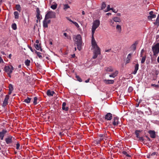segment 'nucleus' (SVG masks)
Listing matches in <instances>:
<instances>
[{
    "instance_id": "51",
    "label": "nucleus",
    "mask_w": 159,
    "mask_h": 159,
    "mask_svg": "<svg viewBox=\"0 0 159 159\" xmlns=\"http://www.w3.org/2000/svg\"><path fill=\"white\" fill-rule=\"evenodd\" d=\"M115 22V21L113 20L112 19L110 21V23L111 24V25H113V24H114V22Z\"/></svg>"
},
{
    "instance_id": "34",
    "label": "nucleus",
    "mask_w": 159,
    "mask_h": 159,
    "mask_svg": "<svg viewBox=\"0 0 159 159\" xmlns=\"http://www.w3.org/2000/svg\"><path fill=\"white\" fill-rule=\"evenodd\" d=\"M57 4L55 3L54 4H53L51 6V8L53 10H55L57 8Z\"/></svg>"
},
{
    "instance_id": "55",
    "label": "nucleus",
    "mask_w": 159,
    "mask_h": 159,
    "mask_svg": "<svg viewBox=\"0 0 159 159\" xmlns=\"http://www.w3.org/2000/svg\"><path fill=\"white\" fill-rule=\"evenodd\" d=\"M105 134H100V135H99V136L101 137H105Z\"/></svg>"
},
{
    "instance_id": "10",
    "label": "nucleus",
    "mask_w": 159,
    "mask_h": 159,
    "mask_svg": "<svg viewBox=\"0 0 159 159\" xmlns=\"http://www.w3.org/2000/svg\"><path fill=\"white\" fill-rule=\"evenodd\" d=\"M7 132L6 130L3 129L1 131H0V139L1 140H3L5 135Z\"/></svg>"
},
{
    "instance_id": "40",
    "label": "nucleus",
    "mask_w": 159,
    "mask_h": 159,
    "mask_svg": "<svg viewBox=\"0 0 159 159\" xmlns=\"http://www.w3.org/2000/svg\"><path fill=\"white\" fill-rule=\"evenodd\" d=\"M9 90L12 91L14 89L13 85L11 84H10L9 85Z\"/></svg>"
},
{
    "instance_id": "27",
    "label": "nucleus",
    "mask_w": 159,
    "mask_h": 159,
    "mask_svg": "<svg viewBox=\"0 0 159 159\" xmlns=\"http://www.w3.org/2000/svg\"><path fill=\"white\" fill-rule=\"evenodd\" d=\"M141 131L140 130H136L135 132V134L136 135V137L137 138H139V132L140 133L141 132Z\"/></svg>"
},
{
    "instance_id": "56",
    "label": "nucleus",
    "mask_w": 159,
    "mask_h": 159,
    "mask_svg": "<svg viewBox=\"0 0 159 159\" xmlns=\"http://www.w3.org/2000/svg\"><path fill=\"white\" fill-rule=\"evenodd\" d=\"M156 154V152H153L151 154V156H153Z\"/></svg>"
},
{
    "instance_id": "48",
    "label": "nucleus",
    "mask_w": 159,
    "mask_h": 159,
    "mask_svg": "<svg viewBox=\"0 0 159 159\" xmlns=\"http://www.w3.org/2000/svg\"><path fill=\"white\" fill-rule=\"evenodd\" d=\"M151 86H153V87H155L156 88H158L159 87V85H157V84H151Z\"/></svg>"
},
{
    "instance_id": "26",
    "label": "nucleus",
    "mask_w": 159,
    "mask_h": 159,
    "mask_svg": "<svg viewBox=\"0 0 159 159\" xmlns=\"http://www.w3.org/2000/svg\"><path fill=\"white\" fill-rule=\"evenodd\" d=\"M116 29L119 33H120L121 31V27L120 25H117L116 26Z\"/></svg>"
},
{
    "instance_id": "20",
    "label": "nucleus",
    "mask_w": 159,
    "mask_h": 159,
    "mask_svg": "<svg viewBox=\"0 0 159 159\" xmlns=\"http://www.w3.org/2000/svg\"><path fill=\"white\" fill-rule=\"evenodd\" d=\"M34 47L35 48L38 50H40V51L42 52L43 51L42 49L41 48L40 44L39 45L38 44H34Z\"/></svg>"
},
{
    "instance_id": "54",
    "label": "nucleus",
    "mask_w": 159,
    "mask_h": 159,
    "mask_svg": "<svg viewBox=\"0 0 159 159\" xmlns=\"http://www.w3.org/2000/svg\"><path fill=\"white\" fill-rule=\"evenodd\" d=\"M146 137L147 138V139L149 141H151V139H150L149 137H148V136H146Z\"/></svg>"
},
{
    "instance_id": "38",
    "label": "nucleus",
    "mask_w": 159,
    "mask_h": 159,
    "mask_svg": "<svg viewBox=\"0 0 159 159\" xmlns=\"http://www.w3.org/2000/svg\"><path fill=\"white\" fill-rule=\"evenodd\" d=\"M11 27L14 30H16L17 29L16 25V23H13L11 25Z\"/></svg>"
},
{
    "instance_id": "41",
    "label": "nucleus",
    "mask_w": 159,
    "mask_h": 159,
    "mask_svg": "<svg viewBox=\"0 0 159 159\" xmlns=\"http://www.w3.org/2000/svg\"><path fill=\"white\" fill-rule=\"evenodd\" d=\"M156 17V15H151L149 16H148V18L149 20H152V18H155Z\"/></svg>"
},
{
    "instance_id": "22",
    "label": "nucleus",
    "mask_w": 159,
    "mask_h": 159,
    "mask_svg": "<svg viewBox=\"0 0 159 159\" xmlns=\"http://www.w3.org/2000/svg\"><path fill=\"white\" fill-rule=\"evenodd\" d=\"M118 72L116 70L115 72L112 73L111 74L109 75V77H111L115 78L118 74Z\"/></svg>"
},
{
    "instance_id": "17",
    "label": "nucleus",
    "mask_w": 159,
    "mask_h": 159,
    "mask_svg": "<svg viewBox=\"0 0 159 159\" xmlns=\"http://www.w3.org/2000/svg\"><path fill=\"white\" fill-rule=\"evenodd\" d=\"M132 54V53H130L128 55L126 60V64L128 63L129 62V61L131 59V55Z\"/></svg>"
},
{
    "instance_id": "29",
    "label": "nucleus",
    "mask_w": 159,
    "mask_h": 159,
    "mask_svg": "<svg viewBox=\"0 0 159 159\" xmlns=\"http://www.w3.org/2000/svg\"><path fill=\"white\" fill-rule=\"evenodd\" d=\"M35 53L37 54L39 57L41 59L42 58V56L41 55V53L39 52H37V51L35 50Z\"/></svg>"
},
{
    "instance_id": "23",
    "label": "nucleus",
    "mask_w": 159,
    "mask_h": 159,
    "mask_svg": "<svg viewBox=\"0 0 159 159\" xmlns=\"http://www.w3.org/2000/svg\"><path fill=\"white\" fill-rule=\"evenodd\" d=\"M138 41H136L134 44H133L132 45L131 47L132 48H133L134 50H135V49H136V47L137 45L138 44Z\"/></svg>"
},
{
    "instance_id": "15",
    "label": "nucleus",
    "mask_w": 159,
    "mask_h": 159,
    "mask_svg": "<svg viewBox=\"0 0 159 159\" xmlns=\"http://www.w3.org/2000/svg\"><path fill=\"white\" fill-rule=\"evenodd\" d=\"M66 102H63L62 104V109L64 111H67L69 109V108L68 107L66 106Z\"/></svg>"
},
{
    "instance_id": "8",
    "label": "nucleus",
    "mask_w": 159,
    "mask_h": 159,
    "mask_svg": "<svg viewBox=\"0 0 159 159\" xmlns=\"http://www.w3.org/2000/svg\"><path fill=\"white\" fill-rule=\"evenodd\" d=\"M51 20L45 17L43 21V26L44 28L48 27V24L50 23Z\"/></svg>"
},
{
    "instance_id": "46",
    "label": "nucleus",
    "mask_w": 159,
    "mask_h": 159,
    "mask_svg": "<svg viewBox=\"0 0 159 159\" xmlns=\"http://www.w3.org/2000/svg\"><path fill=\"white\" fill-rule=\"evenodd\" d=\"M155 23L156 24H158V23L159 24V15H158V16L157 17V18L156 19Z\"/></svg>"
},
{
    "instance_id": "1",
    "label": "nucleus",
    "mask_w": 159,
    "mask_h": 159,
    "mask_svg": "<svg viewBox=\"0 0 159 159\" xmlns=\"http://www.w3.org/2000/svg\"><path fill=\"white\" fill-rule=\"evenodd\" d=\"M74 41V44L77 46V49L79 50L80 51L81 49L82 43V38L80 35L78 34L76 36Z\"/></svg>"
},
{
    "instance_id": "39",
    "label": "nucleus",
    "mask_w": 159,
    "mask_h": 159,
    "mask_svg": "<svg viewBox=\"0 0 159 159\" xmlns=\"http://www.w3.org/2000/svg\"><path fill=\"white\" fill-rule=\"evenodd\" d=\"M30 61L27 59L25 61V65L27 66H29L30 65Z\"/></svg>"
},
{
    "instance_id": "52",
    "label": "nucleus",
    "mask_w": 159,
    "mask_h": 159,
    "mask_svg": "<svg viewBox=\"0 0 159 159\" xmlns=\"http://www.w3.org/2000/svg\"><path fill=\"white\" fill-rule=\"evenodd\" d=\"M29 48L30 50L32 52H34V50L32 49V48L30 46H29Z\"/></svg>"
},
{
    "instance_id": "24",
    "label": "nucleus",
    "mask_w": 159,
    "mask_h": 159,
    "mask_svg": "<svg viewBox=\"0 0 159 159\" xmlns=\"http://www.w3.org/2000/svg\"><path fill=\"white\" fill-rule=\"evenodd\" d=\"M105 70L106 71L108 72H112L113 70V68L111 66L106 67L105 68Z\"/></svg>"
},
{
    "instance_id": "59",
    "label": "nucleus",
    "mask_w": 159,
    "mask_h": 159,
    "mask_svg": "<svg viewBox=\"0 0 159 159\" xmlns=\"http://www.w3.org/2000/svg\"><path fill=\"white\" fill-rule=\"evenodd\" d=\"M89 80H90V79H88V80H86L85 81V83H88L89 82Z\"/></svg>"
},
{
    "instance_id": "4",
    "label": "nucleus",
    "mask_w": 159,
    "mask_h": 159,
    "mask_svg": "<svg viewBox=\"0 0 159 159\" xmlns=\"http://www.w3.org/2000/svg\"><path fill=\"white\" fill-rule=\"evenodd\" d=\"M152 50L153 53V55L157 56L159 52V43H157L152 47Z\"/></svg>"
},
{
    "instance_id": "11",
    "label": "nucleus",
    "mask_w": 159,
    "mask_h": 159,
    "mask_svg": "<svg viewBox=\"0 0 159 159\" xmlns=\"http://www.w3.org/2000/svg\"><path fill=\"white\" fill-rule=\"evenodd\" d=\"M112 115L110 113H107L105 116V119L107 120H110L112 118Z\"/></svg>"
},
{
    "instance_id": "64",
    "label": "nucleus",
    "mask_w": 159,
    "mask_h": 159,
    "mask_svg": "<svg viewBox=\"0 0 159 159\" xmlns=\"http://www.w3.org/2000/svg\"><path fill=\"white\" fill-rule=\"evenodd\" d=\"M12 91H11L10 90H9V91L8 93V95H10L11 93H12Z\"/></svg>"
},
{
    "instance_id": "3",
    "label": "nucleus",
    "mask_w": 159,
    "mask_h": 159,
    "mask_svg": "<svg viewBox=\"0 0 159 159\" xmlns=\"http://www.w3.org/2000/svg\"><path fill=\"white\" fill-rule=\"evenodd\" d=\"M100 22L99 20H96L93 22L92 28V35H94L96 29L99 26Z\"/></svg>"
},
{
    "instance_id": "9",
    "label": "nucleus",
    "mask_w": 159,
    "mask_h": 159,
    "mask_svg": "<svg viewBox=\"0 0 159 159\" xmlns=\"http://www.w3.org/2000/svg\"><path fill=\"white\" fill-rule=\"evenodd\" d=\"M12 139H14V138L11 135L8 136L5 139L6 143L7 144H10L12 143L13 142Z\"/></svg>"
},
{
    "instance_id": "61",
    "label": "nucleus",
    "mask_w": 159,
    "mask_h": 159,
    "mask_svg": "<svg viewBox=\"0 0 159 159\" xmlns=\"http://www.w3.org/2000/svg\"><path fill=\"white\" fill-rule=\"evenodd\" d=\"M11 54H10L8 56V57L9 58H11Z\"/></svg>"
},
{
    "instance_id": "6",
    "label": "nucleus",
    "mask_w": 159,
    "mask_h": 159,
    "mask_svg": "<svg viewBox=\"0 0 159 159\" xmlns=\"http://www.w3.org/2000/svg\"><path fill=\"white\" fill-rule=\"evenodd\" d=\"M119 118L117 117H115L113 118L112 120V122L110 123L109 125L110 126H112L113 125L114 126H117L120 123V122L119 121Z\"/></svg>"
},
{
    "instance_id": "2",
    "label": "nucleus",
    "mask_w": 159,
    "mask_h": 159,
    "mask_svg": "<svg viewBox=\"0 0 159 159\" xmlns=\"http://www.w3.org/2000/svg\"><path fill=\"white\" fill-rule=\"evenodd\" d=\"M14 70V68L11 65L6 66L4 67V70L7 73L9 77H11V74Z\"/></svg>"
},
{
    "instance_id": "18",
    "label": "nucleus",
    "mask_w": 159,
    "mask_h": 159,
    "mask_svg": "<svg viewBox=\"0 0 159 159\" xmlns=\"http://www.w3.org/2000/svg\"><path fill=\"white\" fill-rule=\"evenodd\" d=\"M55 93L54 91H51V90L49 89L48 90L47 92V94L48 96L49 97L53 96V94H54Z\"/></svg>"
},
{
    "instance_id": "25",
    "label": "nucleus",
    "mask_w": 159,
    "mask_h": 159,
    "mask_svg": "<svg viewBox=\"0 0 159 159\" xmlns=\"http://www.w3.org/2000/svg\"><path fill=\"white\" fill-rule=\"evenodd\" d=\"M112 20H113L115 22H121V20L119 17H116L113 18Z\"/></svg>"
},
{
    "instance_id": "30",
    "label": "nucleus",
    "mask_w": 159,
    "mask_h": 159,
    "mask_svg": "<svg viewBox=\"0 0 159 159\" xmlns=\"http://www.w3.org/2000/svg\"><path fill=\"white\" fill-rule=\"evenodd\" d=\"M31 98H30L29 97H27V99H25L24 100V102H25V103H29L30 102L31 100Z\"/></svg>"
},
{
    "instance_id": "32",
    "label": "nucleus",
    "mask_w": 159,
    "mask_h": 159,
    "mask_svg": "<svg viewBox=\"0 0 159 159\" xmlns=\"http://www.w3.org/2000/svg\"><path fill=\"white\" fill-rule=\"evenodd\" d=\"M110 10H113V8H110V5H108L107 6V9L105 10L104 11L105 12H107V11H109Z\"/></svg>"
},
{
    "instance_id": "12",
    "label": "nucleus",
    "mask_w": 159,
    "mask_h": 159,
    "mask_svg": "<svg viewBox=\"0 0 159 159\" xmlns=\"http://www.w3.org/2000/svg\"><path fill=\"white\" fill-rule=\"evenodd\" d=\"M9 95H7L6 96L5 99L3 102L2 106L5 107L8 104V101L9 99Z\"/></svg>"
},
{
    "instance_id": "35",
    "label": "nucleus",
    "mask_w": 159,
    "mask_h": 159,
    "mask_svg": "<svg viewBox=\"0 0 159 159\" xmlns=\"http://www.w3.org/2000/svg\"><path fill=\"white\" fill-rule=\"evenodd\" d=\"M106 7V5L105 2H103L102 3L101 7V10H102L104 9Z\"/></svg>"
},
{
    "instance_id": "58",
    "label": "nucleus",
    "mask_w": 159,
    "mask_h": 159,
    "mask_svg": "<svg viewBox=\"0 0 159 159\" xmlns=\"http://www.w3.org/2000/svg\"><path fill=\"white\" fill-rule=\"evenodd\" d=\"M111 50V49H109L108 50H105V52H109Z\"/></svg>"
},
{
    "instance_id": "42",
    "label": "nucleus",
    "mask_w": 159,
    "mask_h": 159,
    "mask_svg": "<svg viewBox=\"0 0 159 159\" xmlns=\"http://www.w3.org/2000/svg\"><path fill=\"white\" fill-rule=\"evenodd\" d=\"M37 99H38V98L37 97H35L34 98V101L33 103L34 105H36L37 104Z\"/></svg>"
},
{
    "instance_id": "60",
    "label": "nucleus",
    "mask_w": 159,
    "mask_h": 159,
    "mask_svg": "<svg viewBox=\"0 0 159 159\" xmlns=\"http://www.w3.org/2000/svg\"><path fill=\"white\" fill-rule=\"evenodd\" d=\"M68 20L69 21H70V22H72L73 23V22H74V21H72V20H71L70 19H68Z\"/></svg>"
},
{
    "instance_id": "49",
    "label": "nucleus",
    "mask_w": 159,
    "mask_h": 159,
    "mask_svg": "<svg viewBox=\"0 0 159 159\" xmlns=\"http://www.w3.org/2000/svg\"><path fill=\"white\" fill-rule=\"evenodd\" d=\"M144 52V50L143 49H142L141 52L140 57H142L143 55V53Z\"/></svg>"
},
{
    "instance_id": "33",
    "label": "nucleus",
    "mask_w": 159,
    "mask_h": 159,
    "mask_svg": "<svg viewBox=\"0 0 159 159\" xmlns=\"http://www.w3.org/2000/svg\"><path fill=\"white\" fill-rule=\"evenodd\" d=\"M75 77L76 78L77 80L79 82H82V79L79 75H78L77 74H75Z\"/></svg>"
},
{
    "instance_id": "45",
    "label": "nucleus",
    "mask_w": 159,
    "mask_h": 159,
    "mask_svg": "<svg viewBox=\"0 0 159 159\" xmlns=\"http://www.w3.org/2000/svg\"><path fill=\"white\" fill-rule=\"evenodd\" d=\"M133 90V87H129V89H128V91L130 93Z\"/></svg>"
},
{
    "instance_id": "37",
    "label": "nucleus",
    "mask_w": 159,
    "mask_h": 159,
    "mask_svg": "<svg viewBox=\"0 0 159 159\" xmlns=\"http://www.w3.org/2000/svg\"><path fill=\"white\" fill-rule=\"evenodd\" d=\"M142 57L141 61V63L142 64H143L144 62L145 61L146 58V56L145 55L144 56H143V57L142 56Z\"/></svg>"
},
{
    "instance_id": "44",
    "label": "nucleus",
    "mask_w": 159,
    "mask_h": 159,
    "mask_svg": "<svg viewBox=\"0 0 159 159\" xmlns=\"http://www.w3.org/2000/svg\"><path fill=\"white\" fill-rule=\"evenodd\" d=\"M139 139L138 141L141 142H143L144 141V139L143 138V137H140L138 138Z\"/></svg>"
},
{
    "instance_id": "36",
    "label": "nucleus",
    "mask_w": 159,
    "mask_h": 159,
    "mask_svg": "<svg viewBox=\"0 0 159 159\" xmlns=\"http://www.w3.org/2000/svg\"><path fill=\"white\" fill-rule=\"evenodd\" d=\"M63 9L65 10H66L68 8H70V7L68 4H65L63 6Z\"/></svg>"
},
{
    "instance_id": "21",
    "label": "nucleus",
    "mask_w": 159,
    "mask_h": 159,
    "mask_svg": "<svg viewBox=\"0 0 159 159\" xmlns=\"http://www.w3.org/2000/svg\"><path fill=\"white\" fill-rule=\"evenodd\" d=\"M104 82L106 84H112L113 83L114 81L112 80H104Z\"/></svg>"
},
{
    "instance_id": "62",
    "label": "nucleus",
    "mask_w": 159,
    "mask_h": 159,
    "mask_svg": "<svg viewBox=\"0 0 159 159\" xmlns=\"http://www.w3.org/2000/svg\"><path fill=\"white\" fill-rule=\"evenodd\" d=\"M39 41L38 40H37L36 41L35 43H37V44H38L39 43Z\"/></svg>"
},
{
    "instance_id": "63",
    "label": "nucleus",
    "mask_w": 159,
    "mask_h": 159,
    "mask_svg": "<svg viewBox=\"0 0 159 159\" xmlns=\"http://www.w3.org/2000/svg\"><path fill=\"white\" fill-rule=\"evenodd\" d=\"M106 15L108 16L111 15V13L109 12V13H107Z\"/></svg>"
},
{
    "instance_id": "16",
    "label": "nucleus",
    "mask_w": 159,
    "mask_h": 159,
    "mask_svg": "<svg viewBox=\"0 0 159 159\" xmlns=\"http://www.w3.org/2000/svg\"><path fill=\"white\" fill-rule=\"evenodd\" d=\"M148 133L150 134V136L151 138L153 139L155 138L156 134L154 131L150 130L149 131Z\"/></svg>"
},
{
    "instance_id": "43",
    "label": "nucleus",
    "mask_w": 159,
    "mask_h": 159,
    "mask_svg": "<svg viewBox=\"0 0 159 159\" xmlns=\"http://www.w3.org/2000/svg\"><path fill=\"white\" fill-rule=\"evenodd\" d=\"M122 153L125 155L127 157H130V156L129 155L127 152H126V151H123L122 152Z\"/></svg>"
},
{
    "instance_id": "13",
    "label": "nucleus",
    "mask_w": 159,
    "mask_h": 159,
    "mask_svg": "<svg viewBox=\"0 0 159 159\" xmlns=\"http://www.w3.org/2000/svg\"><path fill=\"white\" fill-rule=\"evenodd\" d=\"M94 35L92 34V45L94 48L97 47L98 46L97 45L95 41L94 37H93Z\"/></svg>"
},
{
    "instance_id": "31",
    "label": "nucleus",
    "mask_w": 159,
    "mask_h": 159,
    "mask_svg": "<svg viewBox=\"0 0 159 159\" xmlns=\"http://www.w3.org/2000/svg\"><path fill=\"white\" fill-rule=\"evenodd\" d=\"M14 15L15 16V18L16 19H17L19 18V13L17 11H15L14 12Z\"/></svg>"
},
{
    "instance_id": "5",
    "label": "nucleus",
    "mask_w": 159,
    "mask_h": 159,
    "mask_svg": "<svg viewBox=\"0 0 159 159\" xmlns=\"http://www.w3.org/2000/svg\"><path fill=\"white\" fill-rule=\"evenodd\" d=\"M56 13L52 11H49L47 12L45 15L46 18L49 19L51 18H56Z\"/></svg>"
},
{
    "instance_id": "50",
    "label": "nucleus",
    "mask_w": 159,
    "mask_h": 159,
    "mask_svg": "<svg viewBox=\"0 0 159 159\" xmlns=\"http://www.w3.org/2000/svg\"><path fill=\"white\" fill-rule=\"evenodd\" d=\"M20 147V144L19 143H17L16 144V149H18Z\"/></svg>"
},
{
    "instance_id": "14",
    "label": "nucleus",
    "mask_w": 159,
    "mask_h": 159,
    "mask_svg": "<svg viewBox=\"0 0 159 159\" xmlns=\"http://www.w3.org/2000/svg\"><path fill=\"white\" fill-rule=\"evenodd\" d=\"M40 11L38 8L36 9V16L38 20H40L42 19V16L40 14Z\"/></svg>"
},
{
    "instance_id": "53",
    "label": "nucleus",
    "mask_w": 159,
    "mask_h": 159,
    "mask_svg": "<svg viewBox=\"0 0 159 159\" xmlns=\"http://www.w3.org/2000/svg\"><path fill=\"white\" fill-rule=\"evenodd\" d=\"M153 12L152 11H151L149 12V14L150 15V16L151 15H156L155 14H153Z\"/></svg>"
},
{
    "instance_id": "47",
    "label": "nucleus",
    "mask_w": 159,
    "mask_h": 159,
    "mask_svg": "<svg viewBox=\"0 0 159 159\" xmlns=\"http://www.w3.org/2000/svg\"><path fill=\"white\" fill-rule=\"evenodd\" d=\"M73 23L75 25V26L77 27V28H78L79 27V26L78 24L75 22H73Z\"/></svg>"
},
{
    "instance_id": "57",
    "label": "nucleus",
    "mask_w": 159,
    "mask_h": 159,
    "mask_svg": "<svg viewBox=\"0 0 159 159\" xmlns=\"http://www.w3.org/2000/svg\"><path fill=\"white\" fill-rule=\"evenodd\" d=\"M63 35L64 36H65L66 37H67L68 36L67 35V34L66 33H65L63 34Z\"/></svg>"
},
{
    "instance_id": "19",
    "label": "nucleus",
    "mask_w": 159,
    "mask_h": 159,
    "mask_svg": "<svg viewBox=\"0 0 159 159\" xmlns=\"http://www.w3.org/2000/svg\"><path fill=\"white\" fill-rule=\"evenodd\" d=\"M139 65L138 63H137L136 64L135 66V68L133 72L132 73V74H134V75H135L136 74L137 70L139 69Z\"/></svg>"
},
{
    "instance_id": "28",
    "label": "nucleus",
    "mask_w": 159,
    "mask_h": 159,
    "mask_svg": "<svg viewBox=\"0 0 159 159\" xmlns=\"http://www.w3.org/2000/svg\"><path fill=\"white\" fill-rule=\"evenodd\" d=\"M16 10L20 12L21 10V8L19 4H17L16 5Z\"/></svg>"
},
{
    "instance_id": "7",
    "label": "nucleus",
    "mask_w": 159,
    "mask_h": 159,
    "mask_svg": "<svg viewBox=\"0 0 159 159\" xmlns=\"http://www.w3.org/2000/svg\"><path fill=\"white\" fill-rule=\"evenodd\" d=\"M95 48L93 52V58L94 59L97 58L98 55L101 54L100 49L98 46Z\"/></svg>"
}]
</instances>
